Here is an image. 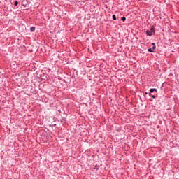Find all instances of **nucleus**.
<instances>
[{
	"instance_id": "8",
	"label": "nucleus",
	"mask_w": 179,
	"mask_h": 179,
	"mask_svg": "<svg viewBox=\"0 0 179 179\" xmlns=\"http://www.w3.org/2000/svg\"><path fill=\"white\" fill-rule=\"evenodd\" d=\"M152 99H156V96L155 95L152 96Z\"/></svg>"
},
{
	"instance_id": "9",
	"label": "nucleus",
	"mask_w": 179,
	"mask_h": 179,
	"mask_svg": "<svg viewBox=\"0 0 179 179\" xmlns=\"http://www.w3.org/2000/svg\"><path fill=\"white\" fill-rule=\"evenodd\" d=\"M145 94H148V92H145Z\"/></svg>"
},
{
	"instance_id": "6",
	"label": "nucleus",
	"mask_w": 179,
	"mask_h": 179,
	"mask_svg": "<svg viewBox=\"0 0 179 179\" xmlns=\"http://www.w3.org/2000/svg\"><path fill=\"white\" fill-rule=\"evenodd\" d=\"M121 20H122V22H125V20H127V18L125 17H122L121 18Z\"/></svg>"
},
{
	"instance_id": "3",
	"label": "nucleus",
	"mask_w": 179,
	"mask_h": 179,
	"mask_svg": "<svg viewBox=\"0 0 179 179\" xmlns=\"http://www.w3.org/2000/svg\"><path fill=\"white\" fill-rule=\"evenodd\" d=\"M35 30H36V27H31L30 28V31H31V32L34 31Z\"/></svg>"
},
{
	"instance_id": "2",
	"label": "nucleus",
	"mask_w": 179,
	"mask_h": 179,
	"mask_svg": "<svg viewBox=\"0 0 179 179\" xmlns=\"http://www.w3.org/2000/svg\"><path fill=\"white\" fill-rule=\"evenodd\" d=\"M155 34V28L152 27L150 31H147L148 36H153Z\"/></svg>"
},
{
	"instance_id": "7",
	"label": "nucleus",
	"mask_w": 179,
	"mask_h": 179,
	"mask_svg": "<svg viewBox=\"0 0 179 179\" xmlns=\"http://www.w3.org/2000/svg\"><path fill=\"white\" fill-rule=\"evenodd\" d=\"M18 2L17 1H15V3H14V6H17L18 5Z\"/></svg>"
},
{
	"instance_id": "1",
	"label": "nucleus",
	"mask_w": 179,
	"mask_h": 179,
	"mask_svg": "<svg viewBox=\"0 0 179 179\" xmlns=\"http://www.w3.org/2000/svg\"><path fill=\"white\" fill-rule=\"evenodd\" d=\"M152 48H149L148 51L149 52H155V50H156V45L155 44V43H152Z\"/></svg>"
},
{
	"instance_id": "5",
	"label": "nucleus",
	"mask_w": 179,
	"mask_h": 179,
	"mask_svg": "<svg viewBox=\"0 0 179 179\" xmlns=\"http://www.w3.org/2000/svg\"><path fill=\"white\" fill-rule=\"evenodd\" d=\"M112 17H113V20H117V17L115 16V15H113L112 16Z\"/></svg>"
},
{
	"instance_id": "4",
	"label": "nucleus",
	"mask_w": 179,
	"mask_h": 179,
	"mask_svg": "<svg viewBox=\"0 0 179 179\" xmlns=\"http://www.w3.org/2000/svg\"><path fill=\"white\" fill-rule=\"evenodd\" d=\"M150 93H153V92H157V89H150Z\"/></svg>"
}]
</instances>
